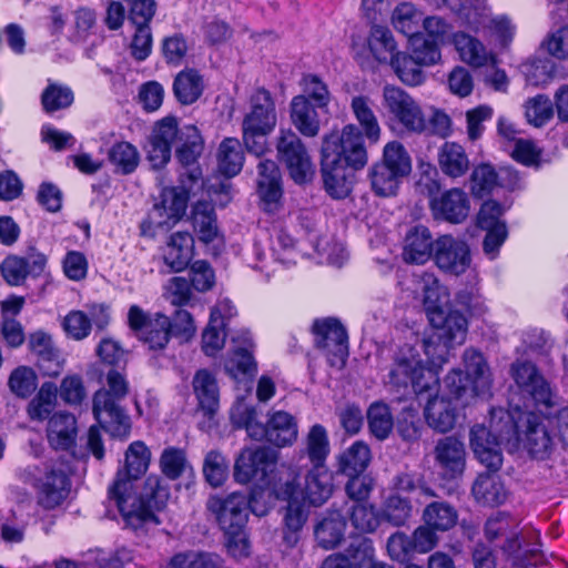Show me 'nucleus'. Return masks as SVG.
Returning a JSON list of instances; mask_svg holds the SVG:
<instances>
[{
  "label": "nucleus",
  "instance_id": "nucleus-1",
  "mask_svg": "<svg viewBox=\"0 0 568 568\" xmlns=\"http://www.w3.org/2000/svg\"><path fill=\"white\" fill-rule=\"evenodd\" d=\"M151 453L143 442H133L125 452L124 468L119 470L109 496L113 499L125 521L134 530L158 525L154 514L139 505L136 509L135 496L132 494V481L140 478L148 469Z\"/></svg>",
  "mask_w": 568,
  "mask_h": 568
},
{
  "label": "nucleus",
  "instance_id": "nucleus-2",
  "mask_svg": "<svg viewBox=\"0 0 568 568\" xmlns=\"http://www.w3.org/2000/svg\"><path fill=\"white\" fill-rule=\"evenodd\" d=\"M437 383V373L424 365L416 347L404 345L397 351L386 379L392 392L399 396L423 394L434 388Z\"/></svg>",
  "mask_w": 568,
  "mask_h": 568
},
{
  "label": "nucleus",
  "instance_id": "nucleus-3",
  "mask_svg": "<svg viewBox=\"0 0 568 568\" xmlns=\"http://www.w3.org/2000/svg\"><path fill=\"white\" fill-rule=\"evenodd\" d=\"M321 154H332L353 170L364 168L368 159L363 133L355 124H347L341 132L324 135Z\"/></svg>",
  "mask_w": 568,
  "mask_h": 568
},
{
  "label": "nucleus",
  "instance_id": "nucleus-4",
  "mask_svg": "<svg viewBox=\"0 0 568 568\" xmlns=\"http://www.w3.org/2000/svg\"><path fill=\"white\" fill-rule=\"evenodd\" d=\"M277 458V452L270 447H244L234 462V480L242 485L257 483L262 486L272 485L274 488V483L278 481V478L272 481L268 473L276 465Z\"/></svg>",
  "mask_w": 568,
  "mask_h": 568
},
{
  "label": "nucleus",
  "instance_id": "nucleus-5",
  "mask_svg": "<svg viewBox=\"0 0 568 568\" xmlns=\"http://www.w3.org/2000/svg\"><path fill=\"white\" fill-rule=\"evenodd\" d=\"M382 104L390 122L398 124L402 132L420 134L426 130L427 122L419 104L403 89L385 85Z\"/></svg>",
  "mask_w": 568,
  "mask_h": 568
},
{
  "label": "nucleus",
  "instance_id": "nucleus-6",
  "mask_svg": "<svg viewBox=\"0 0 568 568\" xmlns=\"http://www.w3.org/2000/svg\"><path fill=\"white\" fill-rule=\"evenodd\" d=\"M290 467L297 473L295 485L298 490V499L307 500L311 505L321 506L332 495L333 478L327 466L286 465L282 464L278 469V477L283 480L290 478L286 468Z\"/></svg>",
  "mask_w": 568,
  "mask_h": 568
},
{
  "label": "nucleus",
  "instance_id": "nucleus-7",
  "mask_svg": "<svg viewBox=\"0 0 568 568\" xmlns=\"http://www.w3.org/2000/svg\"><path fill=\"white\" fill-rule=\"evenodd\" d=\"M277 159L297 184L310 181L314 174L311 156L300 136L291 129H280L276 138Z\"/></svg>",
  "mask_w": 568,
  "mask_h": 568
},
{
  "label": "nucleus",
  "instance_id": "nucleus-8",
  "mask_svg": "<svg viewBox=\"0 0 568 568\" xmlns=\"http://www.w3.org/2000/svg\"><path fill=\"white\" fill-rule=\"evenodd\" d=\"M515 424L507 415V420L500 429H495L498 435L491 433L484 425H475L470 429V446L477 459L488 469L497 471L503 464L501 443L515 434Z\"/></svg>",
  "mask_w": 568,
  "mask_h": 568
},
{
  "label": "nucleus",
  "instance_id": "nucleus-9",
  "mask_svg": "<svg viewBox=\"0 0 568 568\" xmlns=\"http://www.w3.org/2000/svg\"><path fill=\"white\" fill-rule=\"evenodd\" d=\"M288 477L283 480L282 477H278V481L274 483V493L276 497L280 499L288 500V506L286 508L284 515V541L288 546L296 545L298 540V531L302 529L306 521V514L301 505V499H298V490L295 485V479L297 477V473L287 467L286 468Z\"/></svg>",
  "mask_w": 568,
  "mask_h": 568
},
{
  "label": "nucleus",
  "instance_id": "nucleus-10",
  "mask_svg": "<svg viewBox=\"0 0 568 568\" xmlns=\"http://www.w3.org/2000/svg\"><path fill=\"white\" fill-rule=\"evenodd\" d=\"M315 343L323 349L332 367L342 369L348 356L347 335L344 327L334 318L317 320L313 325Z\"/></svg>",
  "mask_w": 568,
  "mask_h": 568
},
{
  "label": "nucleus",
  "instance_id": "nucleus-11",
  "mask_svg": "<svg viewBox=\"0 0 568 568\" xmlns=\"http://www.w3.org/2000/svg\"><path fill=\"white\" fill-rule=\"evenodd\" d=\"M207 510L215 517L223 531H240L245 528L248 518V500L245 495L233 493L225 498L211 496Z\"/></svg>",
  "mask_w": 568,
  "mask_h": 568
},
{
  "label": "nucleus",
  "instance_id": "nucleus-12",
  "mask_svg": "<svg viewBox=\"0 0 568 568\" xmlns=\"http://www.w3.org/2000/svg\"><path fill=\"white\" fill-rule=\"evenodd\" d=\"M435 265L445 274L459 276L471 264V254L468 244L452 235H442L435 240Z\"/></svg>",
  "mask_w": 568,
  "mask_h": 568
},
{
  "label": "nucleus",
  "instance_id": "nucleus-13",
  "mask_svg": "<svg viewBox=\"0 0 568 568\" xmlns=\"http://www.w3.org/2000/svg\"><path fill=\"white\" fill-rule=\"evenodd\" d=\"M186 209V195L175 187L165 189L162 192L161 203L155 204L149 213L148 221L143 224L152 235L170 230L184 214Z\"/></svg>",
  "mask_w": 568,
  "mask_h": 568
},
{
  "label": "nucleus",
  "instance_id": "nucleus-14",
  "mask_svg": "<svg viewBox=\"0 0 568 568\" xmlns=\"http://www.w3.org/2000/svg\"><path fill=\"white\" fill-rule=\"evenodd\" d=\"M120 399L110 397L105 392H95L92 412L99 425L113 437L125 438L131 430V419L120 405Z\"/></svg>",
  "mask_w": 568,
  "mask_h": 568
},
{
  "label": "nucleus",
  "instance_id": "nucleus-15",
  "mask_svg": "<svg viewBox=\"0 0 568 568\" xmlns=\"http://www.w3.org/2000/svg\"><path fill=\"white\" fill-rule=\"evenodd\" d=\"M510 374L521 392L531 396L537 405H542L545 408L558 405V397L552 394L545 378L530 362L514 363Z\"/></svg>",
  "mask_w": 568,
  "mask_h": 568
},
{
  "label": "nucleus",
  "instance_id": "nucleus-16",
  "mask_svg": "<svg viewBox=\"0 0 568 568\" xmlns=\"http://www.w3.org/2000/svg\"><path fill=\"white\" fill-rule=\"evenodd\" d=\"M297 437V422L285 410H270L266 424H262L253 432V439L266 440L278 448L292 446Z\"/></svg>",
  "mask_w": 568,
  "mask_h": 568
},
{
  "label": "nucleus",
  "instance_id": "nucleus-17",
  "mask_svg": "<svg viewBox=\"0 0 568 568\" xmlns=\"http://www.w3.org/2000/svg\"><path fill=\"white\" fill-rule=\"evenodd\" d=\"M276 122V106L272 94L265 89H257L250 98V111L243 119L242 128L272 132Z\"/></svg>",
  "mask_w": 568,
  "mask_h": 568
},
{
  "label": "nucleus",
  "instance_id": "nucleus-18",
  "mask_svg": "<svg viewBox=\"0 0 568 568\" xmlns=\"http://www.w3.org/2000/svg\"><path fill=\"white\" fill-rule=\"evenodd\" d=\"M353 169L334 155L321 154V172L327 193L334 199H345L352 191Z\"/></svg>",
  "mask_w": 568,
  "mask_h": 568
},
{
  "label": "nucleus",
  "instance_id": "nucleus-19",
  "mask_svg": "<svg viewBox=\"0 0 568 568\" xmlns=\"http://www.w3.org/2000/svg\"><path fill=\"white\" fill-rule=\"evenodd\" d=\"M434 459L442 474L455 478L465 469V445L455 436H446L437 440L434 447Z\"/></svg>",
  "mask_w": 568,
  "mask_h": 568
},
{
  "label": "nucleus",
  "instance_id": "nucleus-20",
  "mask_svg": "<svg viewBox=\"0 0 568 568\" xmlns=\"http://www.w3.org/2000/svg\"><path fill=\"white\" fill-rule=\"evenodd\" d=\"M257 194L265 211H275L282 199V179L277 164L263 160L257 164Z\"/></svg>",
  "mask_w": 568,
  "mask_h": 568
},
{
  "label": "nucleus",
  "instance_id": "nucleus-21",
  "mask_svg": "<svg viewBox=\"0 0 568 568\" xmlns=\"http://www.w3.org/2000/svg\"><path fill=\"white\" fill-rule=\"evenodd\" d=\"M302 445V448L297 453V465H326L331 446L327 432L322 425H313L303 439Z\"/></svg>",
  "mask_w": 568,
  "mask_h": 568
},
{
  "label": "nucleus",
  "instance_id": "nucleus-22",
  "mask_svg": "<svg viewBox=\"0 0 568 568\" xmlns=\"http://www.w3.org/2000/svg\"><path fill=\"white\" fill-rule=\"evenodd\" d=\"M430 207L435 217L460 223L468 216L469 201L463 190L454 187L433 199Z\"/></svg>",
  "mask_w": 568,
  "mask_h": 568
},
{
  "label": "nucleus",
  "instance_id": "nucleus-23",
  "mask_svg": "<svg viewBox=\"0 0 568 568\" xmlns=\"http://www.w3.org/2000/svg\"><path fill=\"white\" fill-rule=\"evenodd\" d=\"M230 301H221L212 311L207 326L202 335V348L209 356L215 355L224 346L226 333L224 316L232 315Z\"/></svg>",
  "mask_w": 568,
  "mask_h": 568
},
{
  "label": "nucleus",
  "instance_id": "nucleus-24",
  "mask_svg": "<svg viewBox=\"0 0 568 568\" xmlns=\"http://www.w3.org/2000/svg\"><path fill=\"white\" fill-rule=\"evenodd\" d=\"M435 241L424 225L410 229L404 240L403 260L410 264H424L434 257Z\"/></svg>",
  "mask_w": 568,
  "mask_h": 568
},
{
  "label": "nucleus",
  "instance_id": "nucleus-25",
  "mask_svg": "<svg viewBox=\"0 0 568 568\" xmlns=\"http://www.w3.org/2000/svg\"><path fill=\"white\" fill-rule=\"evenodd\" d=\"M428 321L434 328V333L448 341V343L460 345L465 342L467 321L460 312L446 308L440 313H433Z\"/></svg>",
  "mask_w": 568,
  "mask_h": 568
},
{
  "label": "nucleus",
  "instance_id": "nucleus-26",
  "mask_svg": "<svg viewBox=\"0 0 568 568\" xmlns=\"http://www.w3.org/2000/svg\"><path fill=\"white\" fill-rule=\"evenodd\" d=\"M316 108L306 95H296L290 103L291 122L305 138H315L320 133L321 121Z\"/></svg>",
  "mask_w": 568,
  "mask_h": 568
},
{
  "label": "nucleus",
  "instance_id": "nucleus-27",
  "mask_svg": "<svg viewBox=\"0 0 568 568\" xmlns=\"http://www.w3.org/2000/svg\"><path fill=\"white\" fill-rule=\"evenodd\" d=\"M427 425L438 433H447L454 428L457 419V404L444 396L430 398L424 409Z\"/></svg>",
  "mask_w": 568,
  "mask_h": 568
},
{
  "label": "nucleus",
  "instance_id": "nucleus-28",
  "mask_svg": "<svg viewBox=\"0 0 568 568\" xmlns=\"http://www.w3.org/2000/svg\"><path fill=\"white\" fill-rule=\"evenodd\" d=\"M47 437L54 449L68 450L77 438L75 417L67 412H58L48 420Z\"/></svg>",
  "mask_w": 568,
  "mask_h": 568
},
{
  "label": "nucleus",
  "instance_id": "nucleus-29",
  "mask_svg": "<svg viewBox=\"0 0 568 568\" xmlns=\"http://www.w3.org/2000/svg\"><path fill=\"white\" fill-rule=\"evenodd\" d=\"M453 42L463 62L473 68L494 65L495 54L476 38L465 33L454 34Z\"/></svg>",
  "mask_w": 568,
  "mask_h": 568
},
{
  "label": "nucleus",
  "instance_id": "nucleus-30",
  "mask_svg": "<svg viewBox=\"0 0 568 568\" xmlns=\"http://www.w3.org/2000/svg\"><path fill=\"white\" fill-rule=\"evenodd\" d=\"M70 491V481L61 469H51L39 484V503L48 508L59 506Z\"/></svg>",
  "mask_w": 568,
  "mask_h": 568
},
{
  "label": "nucleus",
  "instance_id": "nucleus-31",
  "mask_svg": "<svg viewBox=\"0 0 568 568\" xmlns=\"http://www.w3.org/2000/svg\"><path fill=\"white\" fill-rule=\"evenodd\" d=\"M193 393L205 414L213 415L220 404V388L215 376L207 369H199L192 381Z\"/></svg>",
  "mask_w": 568,
  "mask_h": 568
},
{
  "label": "nucleus",
  "instance_id": "nucleus-32",
  "mask_svg": "<svg viewBox=\"0 0 568 568\" xmlns=\"http://www.w3.org/2000/svg\"><path fill=\"white\" fill-rule=\"evenodd\" d=\"M193 255V237L187 232L173 233L163 253L165 265L173 272L183 271Z\"/></svg>",
  "mask_w": 568,
  "mask_h": 568
},
{
  "label": "nucleus",
  "instance_id": "nucleus-33",
  "mask_svg": "<svg viewBox=\"0 0 568 568\" xmlns=\"http://www.w3.org/2000/svg\"><path fill=\"white\" fill-rule=\"evenodd\" d=\"M418 278L422 284L423 305L427 313V317L430 318L433 313H440L448 308V288L444 286L432 273L424 272L418 276Z\"/></svg>",
  "mask_w": 568,
  "mask_h": 568
},
{
  "label": "nucleus",
  "instance_id": "nucleus-34",
  "mask_svg": "<svg viewBox=\"0 0 568 568\" xmlns=\"http://www.w3.org/2000/svg\"><path fill=\"white\" fill-rule=\"evenodd\" d=\"M464 364L465 377L471 383L470 395H485L489 390L491 378L483 355L475 349H466Z\"/></svg>",
  "mask_w": 568,
  "mask_h": 568
},
{
  "label": "nucleus",
  "instance_id": "nucleus-35",
  "mask_svg": "<svg viewBox=\"0 0 568 568\" xmlns=\"http://www.w3.org/2000/svg\"><path fill=\"white\" fill-rule=\"evenodd\" d=\"M438 165L442 172L453 179L460 178L469 170L465 149L456 142H445L438 150Z\"/></svg>",
  "mask_w": 568,
  "mask_h": 568
},
{
  "label": "nucleus",
  "instance_id": "nucleus-36",
  "mask_svg": "<svg viewBox=\"0 0 568 568\" xmlns=\"http://www.w3.org/2000/svg\"><path fill=\"white\" fill-rule=\"evenodd\" d=\"M473 495L485 506H497L507 499L508 491L499 476L480 474L473 485Z\"/></svg>",
  "mask_w": 568,
  "mask_h": 568
},
{
  "label": "nucleus",
  "instance_id": "nucleus-37",
  "mask_svg": "<svg viewBox=\"0 0 568 568\" xmlns=\"http://www.w3.org/2000/svg\"><path fill=\"white\" fill-rule=\"evenodd\" d=\"M244 163V153L241 142L235 138H225L217 151L219 171L232 178L240 173Z\"/></svg>",
  "mask_w": 568,
  "mask_h": 568
},
{
  "label": "nucleus",
  "instance_id": "nucleus-38",
  "mask_svg": "<svg viewBox=\"0 0 568 568\" xmlns=\"http://www.w3.org/2000/svg\"><path fill=\"white\" fill-rule=\"evenodd\" d=\"M372 454L368 445L362 440L355 442L338 459L339 470L348 477L361 475L368 467Z\"/></svg>",
  "mask_w": 568,
  "mask_h": 568
},
{
  "label": "nucleus",
  "instance_id": "nucleus-39",
  "mask_svg": "<svg viewBox=\"0 0 568 568\" xmlns=\"http://www.w3.org/2000/svg\"><path fill=\"white\" fill-rule=\"evenodd\" d=\"M171 336V320L162 313H155L149 320L139 338L152 351L163 349Z\"/></svg>",
  "mask_w": 568,
  "mask_h": 568
},
{
  "label": "nucleus",
  "instance_id": "nucleus-40",
  "mask_svg": "<svg viewBox=\"0 0 568 568\" xmlns=\"http://www.w3.org/2000/svg\"><path fill=\"white\" fill-rule=\"evenodd\" d=\"M57 386L53 383H43L27 406L28 417L34 422L49 419L57 406Z\"/></svg>",
  "mask_w": 568,
  "mask_h": 568
},
{
  "label": "nucleus",
  "instance_id": "nucleus-41",
  "mask_svg": "<svg viewBox=\"0 0 568 568\" xmlns=\"http://www.w3.org/2000/svg\"><path fill=\"white\" fill-rule=\"evenodd\" d=\"M351 108L365 136L373 143L378 142L382 129L372 110V101L369 98L364 95L354 97L351 102Z\"/></svg>",
  "mask_w": 568,
  "mask_h": 568
},
{
  "label": "nucleus",
  "instance_id": "nucleus-42",
  "mask_svg": "<svg viewBox=\"0 0 568 568\" xmlns=\"http://www.w3.org/2000/svg\"><path fill=\"white\" fill-rule=\"evenodd\" d=\"M458 513L446 501H433L423 511V521L436 531H447L455 527Z\"/></svg>",
  "mask_w": 568,
  "mask_h": 568
},
{
  "label": "nucleus",
  "instance_id": "nucleus-43",
  "mask_svg": "<svg viewBox=\"0 0 568 568\" xmlns=\"http://www.w3.org/2000/svg\"><path fill=\"white\" fill-rule=\"evenodd\" d=\"M170 488L165 480L161 479L156 475H151L146 478L143 487V493L140 499L135 497V506L133 509H136L139 505H142L145 509L151 511L152 507L155 509L163 508L168 500L170 499Z\"/></svg>",
  "mask_w": 568,
  "mask_h": 568
},
{
  "label": "nucleus",
  "instance_id": "nucleus-44",
  "mask_svg": "<svg viewBox=\"0 0 568 568\" xmlns=\"http://www.w3.org/2000/svg\"><path fill=\"white\" fill-rule=\"evenodd\" d=\"M203 89L202 77L193 69L181 71L173 83L174 94L182 104L194 103L201 97Z\"/></svg>",
  "mask_w": 568,
  "mask_h": 568
},
{
  "label": "nucleus",
  "instance_id": "nucleus-45",
  "mask_svg": "<svg viewBox=\"0 0 568 568\" xmlns=\"http://www.w3.org/2000/svg\"><path fill=\"white\" fill-rule=\"evenodd\" d=\"M345 527V520L339 513L333 511L328 514L315 528V537L318 545L324 549L336 547L344 536Z\"/></svg>",
  "mask_w": 568,
  "mask_h": 568
},
{
  "label": "nucleus",
  "instance_id": "nucleus-46",
  "mask_svg": "<svg viewBox=\"0 0 568 568\" xmlns=\"http://www.w3.org/2000/svg\"><path fill=\"white\" fill-rule=\"evenodd\" d=\"M367 45L373 57L379 62H387L396 54V42L390 30L375 24L367 37Z\"/></svg>",
  "mask_w": 568,
  "mask_h": 568
},
{
  "label": "nucleus",
  "instance_id": "nucleus-47",
  "mask_svg": "<svg viewBox=\"0 0 568 568\" xmlns=\"http://www.w3.org/2000/svg\"><path fill=\"white\" fill-rule=\"evenodd\" d=\"M378 162L403 179L412 172V158L406 148L398 141H390L385 144L382 159Z\"/></svg>",
  "mask_w": 568,
  "mask_h": 568
},
{
  "label": "nucleus",
  "instance_id": "nucleus-48",
  "mask_svg": "<svg viewBox=\"0 0 568 568\" xmlns=\"http://www.w3.org/2000/svg\"><path fill=\"white\" fill-rule=\"evenodd\" d=\"M193 226L200 241L213 242L219 234L213 206L207 202H199L193 209Z\"/></svg>",
  "mask_w": 568,
  "mask_h": 568
},
{
  "label": "nucleus",
  "instance_id": "nucleus-49",
  "mask_svg": "<svg viewBox=\"0 0 568 568\" xmlns=\"http://www.w3.org/2000/svg\"><path fill=\"white\" fill-rule=\"evenodd\" d=\"M108 159L116 172L130 174L138 168L140 154L134 145L122 141L110 148Z\"/></svg>",
  "mask_w": 568,
  "mask_h": 568
},
{
  "label": "nucleus",
  "instance_id": "nucleus-50",
  "mask_svg": "<svg viewBox=\"0 0 568 568\" xmlns=\"http://www.w3.org/2000/svg\"><path fill=\"white\" fill-rule=\"evenodd\" d=\"M372 190L378 196H393L397 193L403 178L395 174L379 162H376L369 170Z\"/></svg>",
  "mask_w": 568,
  "mask_h": 568
},
{
  "label": "nucleus",
  "instance_id": "nucleus-51",
  "mask_svg": "<svg viewBox=\"0 0 568 568\" xmlns=\"http://www.w3.org/2000/svg\"><path fill=\"white\" fill-rule=\"evenodd\" d=\"M422 20L423 13L410 2L397 4L392 13L393 27L397 31L410 37L418 34L417 29Z\"/></svg>",
  "mask_w": 568,
  "mask_h": 568
},
{
  "label": "nucleus",
  "instance_id": "nucleus-52",
  "mask_svg": "<svg viewBox=\"0 0 568 568\" xmlns=\"http://www.w3.org/2000/svg\"><path fill=\"white\" fill-rule=\"evenodd\" d=\"M229 460L219 450H210L203 462V475L209 485L216 488L222 486L229 477Z\"/></svg>",
  "mask_w": 568,
  "mask_h": 568
},
{
  "label": "nucleus",
  "instance_id": "nucleus-53",
  "mask_svg": "<svg viewBox=\"0 0 568 568\" xmlns=\"http://www.w3.org/2000/svg\"><path fill=\"white\" fill-rule=\"evenodd\" d=\"M367 422L371 433L378 440L386 439L393 430L394 420L389 407L374 403L367 410Z\"/></svg>",
  "mask_w": 568,
  "mask_h": 568
},
{
  "label": "nucleus",
  "instance_id": "nucleus-54",
  "mask_svg": "<svg viewBox=\"0 0 568 568\" xmlns=\"http://www.w3.org/2000/svg\"><path fill=\"white\" fill-rule=\"evenodd\" d=\"M409 49L414 59L423 67L434 65L442 59L439 42L423 34H415L409 38Z\"/></svg>",
  "mask_w": 568,
  "mask_h": 568
},
{
  "label": "nucleus",
  "instance_id": "nucleus-55",
  "mask_svg": "<svg viewBox=\"0 0 568 568\" xmlns=\"http://www.w3.org/2000/svg\"><path fill=\"white\" fill-rule=\"evenodd\" d=\"M393 70L402 82L408 85H417L423 81L422 64L417 63L414 55L396 52L389 61Z\"/></svg>",
  "mask_w": 568,
  "mask_h": 568
},
{
  "label": "nucleus",
  "instance_id": "nucleus-56",
  "mask_svg": "<svg viewBox=\"0 0 568 568\" xmlns=\"http://www.w3.org/2000/svg\"><path fill=\"white\" fill-rule=\"evenodd\" d=\"M525 422L527 423L526 445L531 455L541 457L550 448L551 438L545 426L537 423L531 414H525Z\"/></svg>",
  "mask_w": 568,
  "mask_h": 568
},
{
  "label": "nucleus",
  "instance_id": "nucleus-57",
  "mask_svg": "<svg viewBox=\"0 0 568 568\" xmlns=\"http://www.w3.org/2000/svg\"><path fill=\"white\" fill-rule=\"evenodd\" d=\"M456 344L448 343L438 334L432 333L423 339V349L428 359L429 367L433 372L440 368L448 359L449 349Z\"/></svg>",
  "mask_w": 568,
  "mask_h": 568
},
{
  "label": "nucleus",
  "instance_id": "nucleus-58",
  "mask_svg": "<svg viewBox=\"0 0 568 568\" xmlns=\"http://www.w3.org/2000/svg\"><path fill=\"white\" fill-rule=\"evenodd\" d=\"M73 100L72 90L58 83H49L41 94L43 110L48 113L69 108Z\"/></svg>",
  "mask_w": 568,
  "mask_h": 568
},
{
  "label": "nucleus",
  "instance_id": "nucleus-59",
  "mask_svg": "<svg viewBox=\"0 0 568 568\" xmlns=\"http://www.w3.org/2000/svg\"><path fill=\"white\" fill-rule=\"evenodd\" d=\"M230 419L236 428H245L251 438H253L255 428L262 425L257 422L256 408L244 398H239L234 403L230 410Z\"/></svg>",
  "mask_w": 568,
  "mask_h": 568
},
{
  "label": "nucleus",
  "instance_id": "nucleus-60",
  "mask_svg": "<svg viewBox=\"0 0 568 568\" xmlns=\"http://www.w3.org/2000/svg\"><path fill=\"white\" fill-rule=\"evenodd\" d=\"M412 514L409 499L390 494L384 501L382 517L393 526H403Z\"/></svg>",
  "mask_w": 568,
  "mask_h": 568
},
{
  "label": "nucleus",
  "instance_id": "nucleus-61",
  "mask_svg": "<svg viewBox=\"0 0 568 568\" xmlns=\"http://www.w3.org/2000/svg\"><path fill=\"white\" fill-rule=\"evenodd\" d=\"M168 568H222V559L209 552H185L175 555Z\"/></svg>",
  "mask_w": 568,
  "mask_h": 568
},
{
  "label": "nucleus",
  "instance_id": "nucleus-62",
  "mask_svg": "<svg viewBox=\"0 0 568 568\" xmlns=\"http://www.w3.org/2000/svg\"><path fill=\"white\" fill-rule=\"evenodd\" d=\"M381 521L377 510L363 503H354L351 507V523L361 532L374 531Z\"/></svg>",
  "mask_w": 568,
  "mask_h": 568
},
{
  "label": "nucleus",
  "instance_id": "nucleus-63",
  "mask_svg": "<svg viewBox=\"0 0 568 568\" xmlns=\"http://www.w3.org/2000/svg\"><path fill=\"white\" fill-rule=\"evenodd\" d=\"M185 136L186 141L176 150L179 161L184 165L193 164L203 150L202 139L197 129L193 125L184 128L181 139Z\"/></svg>",
  "mask_w": 568,
  "mask_h": 568
},
{
  "label": "nucleus",
  "instance_id": "nucleus-64",
  "mask_svg": "<svg viewBox=\"0 0 568 568\" xmlns=\"http://www.w3.org/2000/svg\"><path fill=\"white\" fill-rule=\"evenodd\" d=\"M8 384L14 395L24 398L36 390L38 378L32 368L19 366L10 374Z\"/></svg>",
  "mask_w": 568,
  "mask_h": 568
}]
</instances>
